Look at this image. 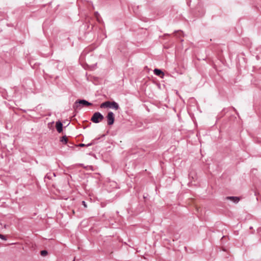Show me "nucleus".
I'll use <instances>...</instances> for the list:
<instances>
[{
    "instance_id": "1",
    "label": "nucleus",
    "mask_w": 261,
    "mask_h": 261,
    "mask_svg": "<svg viewBox=\"0 0 261 261\" xmlns=\"http://www.w3.org/2000/svg\"><path fill=\"white\" fill-rule=\"evenodd\" d=\"M100 107L101 108H111L117 110L119 109V105L115 101H106L102 103Z\"/></svg>"
},
{
    "instance_id": "2",
    "label": "nucleus",
    "mask_w": 261,
    "mask_h": 261,
    "mask_svg": "<svg viewBox=\"0 0 261 261\" xmlns=\"http://www.w3.org/2000/svg\"><path fill=\"white\" fill-rule=\"evenodd\" d=\"M92 105V104L91 102H89L85 99H80L75 101L73 105V108L80 109L81 108V105H83V106H91Z\"/></svg>"
},
{
    "instance_id": "3",
    "label": "nucleus",
    "mask_w": 261,
    "mask_h": 261,
    "mask_svg": "<svg viewBox=\"0 0 261 261\" xmlns=\"http://www.w3.org/2000/svg\"><path fill=\"white\" fill-rule=\"evenodd\" d=\"M103 119V116L100 112H97L93 114L91 120L95 123H98L101 121Z\"/></svg>"
},
{
    "instance_id": "4",
    "label": "nucleus",
    "mask_w": 261,
    "mask_h": 261,
    "mask_svg": "<svg viewBox=\"0 0 261 261\" xmlns=\"http://www.w3.org/2000/svg\"><path fill=\"white\" fill-rule=\"evenodd\" d=\"M108 124L112 125L113 124L115 120L114 114L112 112H109L107 116Z\"/></svg>"
},
{
    "instance_id": "5",
    "label": "nucleus",
    "mask_w": 261,
    "mask_h": 261,
    "mask_svg": "<svg viewBox=\"0 0 261 261\" xmlns=\"http://www.w3.org/2000/svg\"><path fill=\"white\" fill-rule=\"evenodd\" d=\"M226 199L232 201L234 203H238L240 200V198L237 196H227Z\"/></svg>"
},
{
    "instance_id": "6",
    "label": "nucleus",
    "mask_w": 261,
    "mask_h": 261,
    "mask_svg": "<svg viewBox=\"0 0 261 261\" xmlns=\"http://www.w3.org/2000/svg\"><path fill=\"white\" fill-rule=\"evenodd\" d=\"M56 127L58 132L60 133L63 130V124L61 122L58 121L56 122Z\"/></svg>"
},
{
    "instance_id": "7",
    "label": "nucleus",
    "mask_w": 261,
    "mask_h": 261,
    "mask_svg": "<svg viewBox=\"0 0 261 261\" xmlns=\"http://www.w3.org/2000/svg\"><path fill=\"white\" fill-rule=\"evenodd\" d=\"M153 72L154 73L158 76H161V75L163 76L164 75L163 72L159 69H154Z\"/></svg>"
},
{
    "instance_id": "8",
    "label": "nucleus",
    "mask_w": 261,
    "mask_h": 261,
    "mask_svg": "<svg viewBox=\"0 0 261 261\" xmlns=\"http://www.w3.org/2000/svg\"><path fill=\"white\" fill-rule=\"evenodd\" d=\"M61 142L64 144H66L68 142V139L66 136L63 137L61 139Z\"/></svg>"
},
{
    "instance_id": "9",
    "label": "nucleus",
    "mask_w": 261,
    "mask_h": 261,
    "mask_svg": "<svg viewBox=\"0 0 261 261\" xmlns=\"http://www.w3.org/2000/svg\"><path fill=\"white\" fill-rule=\"evenodd\" d=\"M41 253V255H42V256H45L47 255V251L46 250H42L40 252Z\"/></svg>"
},
{
    "instance_id": "10",
    "label": "nucleus",
    "mask_w": 261,
    "mask_h": 261,
    "mask_svg": "<svg viewBox=\"0 0 261 261\" xmlns=\"http://www.w3.org/2000/svg\"><path fill=\"white\" fill-rule=\"evenodd\" d=\"M99 138H97V139H95L94 140H92V142L91 143H89L87 145V146H91L92 144H93L94 143H96V140H97V139H99Z\"/></svg>"
},
{
    "instance_id": "11",
    "label": "nucleus",
    "mask_w": 261,
    "mask_h": 261,
    "mask_svg": "<svg viewBox=\"0 0 261 261\" xmlns=\"http://www.w3.org/2000/svg\"><path fill=\"white\" fill-rule=\"evenodd\" d=\"M99 16V14H98V13L97 12H95V16L96 17L98 21H99V18H98Z\"/></svg>"
},
{
    "instance_id": "12",
    "label": "nucleus",
    "mask_w": 261,
    "mask_h": 261,
    "mask_svg": "<svg viewBox=\"0 0 261 261\" xmlns=\"http://www.w3.org/2000/svg\"><path fill=\"white\" fill-rule=\"evenodd\" d=\"M0 238L3 240H6L7 239L6 238V237L3 234H0Z\"/></svg>"
},
{
    "instance_id": "13",
    "label": "nucleus",
    "mask_w": 261,
    "mask_h": 261,
    "mask_svg": "<svg viewBox=\"0 0 261 261\" xmlns=\"http://www.w3.org/2000/svg\"><path fill=\"white\" fill-rule=\"evenodd\" d=\"M175 33H176V35H177V34H178V35H179V36H181V34H183V32H181V31H177V32H175Z\"/></svg>"
},
{
    "instance_id": "14",
    "label": "nucleus",
    "mask_w": 261,
    "mask_h": 261,
    "mask_svg": "<svg viewBox=\"0 0 261 261\" xmlns=\"http://www.w3.org/2000/svg\"><path fill=\"white\" fill-rule=\"evenodd\" d=\"M82 204L85 207H87V204H86L85 201H82Z\"/></svg>"
},
{
    "instance_id": "15",
    "label": "nucleus",
    "mask_w": 261,
    "mask_h": 261,
    "mask_svg": "<svg viewBox=\"0 0 261 261\" xmlns=\"http://www.w3.org/2000/svg\"><path fill=\"white\" fill-rule=\"evenodd\" d=\"M80 146H81V147L85 146V144H80Z\"/></svg>"
},
{
    "instance_id": "16",
    "label": "nucleus",
    "mask_w": 261,
    "mask_h": 261,
    "mask_svg": "<svg viewBox=\"0 0 261 261\" xmlns=\"http://www.w3.org/2000/svg\"><path fill=\"white\" fill-rule=\"evenodd\" d=\"M105 137V135H103L101 136V137Z\"/></svg>"
}]
</instances>
